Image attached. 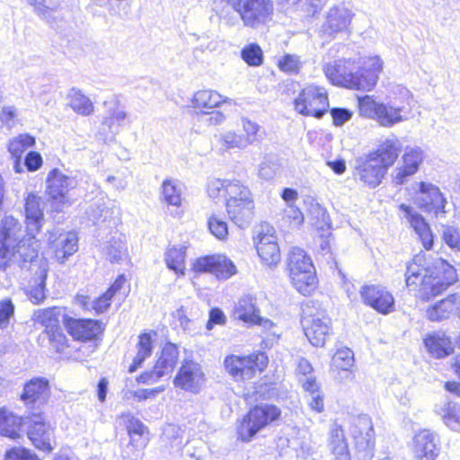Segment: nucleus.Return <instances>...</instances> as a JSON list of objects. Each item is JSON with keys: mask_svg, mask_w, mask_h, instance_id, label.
I'll return each mask as SVG.
<instances>
[{"mask_svg": "<svg viewBox=\"0 0 460 460\" xmlns=\"http://www.w3.org/2000/svg\"><path fill=\"white\" fill-rule=\"evenodd\" d=\"M68 98L70 100V107L78 114L88 116L93 111V104L92 101L85 96L80 90L71 89Z\"/></svg>", "mask_w": 460, "mask_h": 460, "instance_id": "nucleus-41", "label": "nucleus"}, {"mask_svg": "<svg viewBox=\"0 0 460 460\" xmlns=\"http://www.w3.org/2000/svg\"><path fill=\"white\" fill-rule=\"evenodd\" d=\"M359 293L366 305L383 314H387L394 309L393 295L382 286L365 285L361 288Z\"/></svg>", "mask_w": 460, "mask_h": 460, "instance_id": "nucleus-23", "label": "nucleus"}, {"mask_svg": "<svg viewBox=\"0 0 460 460\" xmlns=\"http://www.w3.org/2000/svg\"><path fill=\"white\" fill-rule=\"evenodd\" d=\"M146 429L143 422L137 418L131 417L128 420L127 430L130 440L121 452L124 459L138 460L141 457L143 449L148 442V438L145 437Z\"/></svg>", "mask_w": 460, "mask_h": 460, "instance_id": "nucleus-18", "label": "nucleus"}, {"mask_svg": "<svg viewBox=\"0 0 460 460\" xmlns=\"http://www.w3.org/2000/svg\"><path fill=\"white\" fill-rule=\"evenodd\" d=\"M350 433L360 460H371L375 452V432L371 418L367 414L355 417Z\"/></svg>", "mask_w": 460, "mask_h": 460, "instance_id": "nucleus-11", "label": "nucleus"}, {"mask_svg": "<svg viewBox=\"0 0 460 460\" xmlns=\"http://www.w3.org/2000/svg\"><path fill=\"white\" fill-rule=\"evenodd\" d=\"M332 366L345 372L346 378H351L349 367L354 364V352L349 347H341L333 355Z\"/></svg>", "mask_w": 460, "mask_h": 460, "instance_id": "nucleus-42", "label": "nucleus"}, {"mask_svg": "<svg viewBox=\"0 0 460 460\" xmlns=\"http://www.w3.org/2000/svg\"><path fill=\"white\" fill-rule=\"evenodd\" d=\"M423 256L418 254L408 262L405 272V284L409 291L421 300L428 301L442 294L457 281L458 276L454 266L439 258L431 266L421 265Z\"/></svg>", "mask_w": 460, "mask_h": 460, "instance_id": "nucleus-1", "label": "nucleus"}, {"mask_svg": "<svg viewBox=\"0 0 460 460\" xmlns=\"http://www.w3.org/2000/svg\"><path fill=\"white\" fill-rule=\"evenodd\" d=\"M352 17V12L345 5L335 4L326 13L321 32L323 36L333 38L339 32L345 31L348 29Z\"/></svg>", "mask_w": 460, "mask_h": 460, "instance_id": "nucleus-24", "label": "nucleus"}, {"mask_svg": "<svg viewBox=\"0 0 460 460\" xmlns=\"http://www.w3.org/2000/svg\"><path fill=\"white\" fill-rule=\"evenodd\" d=\"M424 345H451V340L444 331H434L426 335L423 340Z\"/></svg>", "mask_w": 460, "mask_h": 460, "instance_id": "nucleus-60", "label": "nucleus"}, {"mask_svg": "<svg viewBox=\"0 0 460 460\" xmlns=\"http://www.w3.org/2000/svg\"><path fill=\"white\" fill-rule=\"evenodd\" d=\"M288 268L296 289L304 296L316 287L315 270L311 258L298 247H293L288 254Z\"/></svg>", "mask_w": 460, "mask_h": 460, "instance_id": "nucleus-4", "label": "nucleus"}, {"mask_svg": "<svg viewBox=\"0 0 460 460\" xmlns=\"http://www.w3.org/2000/svg\"><path fill=\"white\" fill-rule=\"evenodd\" d=\"M415 193L417 206L425 212H432L437 217L446 214L447 200L439 188L433 183L420 181Z\"/></svg>", "mask_w": 460, "mask_h": 460, "instance_id": "nucleus-16", "label": "nucleus"}, {"mask_svg": "<svg viewBox=\"0 0 460 460\" xmlns=\"http://www.w3.org/2000/svg\"><path fill=\"white\" fill-rule=\"evenodd\" d=\"M25 417H20L4 409H0V435L16 439L24 429Z\"/></svg>", "mask_w": 460, "mask_h": 460, "instance_id": "nucleus-36", "label": "nucleus"}, {"mask_svg": "<svg viewBox=\"0 0 460 460\" xmlns=\"http://www.w3.org/2000/svg\"><path fill=\"white\" fill-rule=\"evenodd\" d=\"M119 128L116 120L106 114L102 120L96 137L103 143L112 142L119 132Z\"/></svg>", "mask_w": 460, "mask_h": 460, "instance_id": "nucleus-48", "label": "nucleus"}, {"mask_svg": "<svg viewBox=\"0 0 460 460\" xmlns=\"http://www.w3.org/2000/svg\"><path fill=\"white\" fill-rule=\"evenodd\" d=\"M442 238L456 253L460 252V229L453 226H442Z\"/></svg>", "mask_w": 460, "mask_h": 460, "instance_id": "nucleus-52", "label": "nucleus"}, {"mask_svg": "<svg viewBox=\"0 0 460 460\" xmlns=\"http://www.w3.org/2000/svg\"><path fill=\"white\" fill-rule=\"evenodd\" d=\"M104 105L107 107V114L116 120L118 127H120L121 123L127 118L126 111L119 107V103L116 99L111 101H105Z\"/></svg>", "mask_w": 460, "mask_h": 460, "instance_id": "nucleus-57", "label": "nucleus"}, {"mask_svg": "<svg viewBox=\"0 0 460 460\" xmlns=\"http://www.w3.org/2000/svg\"><path fill=\"white\" fill-rule=\"evenodd\" d=\"M302 324L305 335L311 345H324L329 334L330 318L323 314L314 316H303Z\"/></svg>", "mask_w": 460, "mask_h": 460, "instance_id": "nucleus-27", "label": "nucleus"}, {"mask_svg": "<svg viewBox=\"0 0 460 460\" xmlns=\"http://www.w3.org/2000/svg\"><path fill=\"white\" fill-rule=\"evenodd\" d=\"M14 314V305L10 299L0 302V329L8 326L11 317Z\"/></svg>", "mask_w": 460, "mask_h": 460, "instance_id": "nucleus-59", "label": "nucleus"}, {"mask_svg": "<svg viewBox=\"0 0 460 460\" xmlns=\"http://www.w3.org/2000/svg\"><path fill=\"white\" fill-rule=\"evenodd\" d=\"M46 184L52 208L61 211L65 207L70 206L68 192L77 184L74 177L64 174L58 169H53L48 174Z\"/></svg>", "mask_w": 460, "mask_h": 460, "instance_id": "nucleus-12", "label": "nucleus"}, {"mask_svg": "<svg viewBox=\"0 0 460 460\" xmlns=\"http://www.w3.org/2000/svg\"><path fill=\"white\" fill-rule=\"evenodd\" d=\"M196 272H210L217 279H227L236 273V267L226 255L200 257L193 263Z\"/></svg>", "mask_w": 460, "mask_h": 460, "instance_id": "nucleus-19", "label": "nucleus"}, {"mask_svg": "<svg viewBox=\"0 0 460 460\" xmlns=\"http://www.w3.org/2000/svg\"><path fill=\"white\" fill-rule=\"evenodd\" d=\"M234 8L244 26L258 29L272 20L274 4L272 0H235Z\"/></svg>", "mask_w": 460, "mask_h": 460, "instance_id": "nucleus-7", "label": "nucleus"}, {"mask_svg": "<svg viewBox=\"0 0 460 460\" xmlns=\"http://www.w3.org/2000/svg\"><path fill=\"white\" fill-rule=\"evenodd\" d=\"M305 398L307 401V404L312 411L317 413H321L324 411V394L322 390Z\"/></svg>", "mask_w": 460, "mask_h": 460, "instance_id": "nucleus-64", "label": "nucleus"}, {"mask_svg": "<svg viewBox=\"0 0 460 460\" xmlns=\"http://www.w3.org/2000/svg\"><path fill=\"white\" fill-rule=\"evenodd\" d=\"M242 58L250 66H260L262 63V50L258 44L252 43L242 49Z\"/></svg>", "mask_w": 460, "mask_h": 460, "instance_id": "nucleus-53", "label": "nucleus"}, {"mask_svg": "<svg viewBox=\"0 0 460 460\" xmlns=\"http://www.w3.org/2000/svg\"><path fill=\"white\" fill-rule=\"evenodd\" d=\"M357 65L360 66L358 70L359 90L370 91L376 84L378 75L383 70L382 59L377 56L369 57L362 62L358 61Z\"/></svg>", "mask_w": 460, "mask_h": 460, "instance_id": "nucleus-31", "label": "nucleus"}, {"mask_svg": "<svg viewBox=\"0 0 460 460\" xmlns=\"http://www.w3.org/2000/svg\"><path fill=\"white\" fill-rule=\"evenodd\" d=\"M50 391L49 381L44 377H36L24 385L21 399L31 409H40L47 403Z\"/></svg>", "mask_w": 460, "mask_h": 460, "instance_id": "nucleus-25", "label": "nucleus"}, {"mask_svg": "<svg viewBox=\"0 0 460 460\" xmlns=\"http://www.w3.org/2000/svg\"><path fill=\"white\" fill-rule=\"evenodd\" d=\"M298 383L302 386L304 392L306 394L305 397L318 393L321 390V385L317 383L315 376H298Z\"/></svg>", "mask_w": 460, "mask_h": 460, "instance_id": "nucleus-62", "label": "nucleus"}, {"mask_svg": "<svg viewBox=\"0 0 460 460\" xmlns=\"http://www.w3.org/2000/svg\"><path fill=\"white\" fill-rule=\"evenodd\" d=\"M242 125L243 129L245 133L244 135L242 136L246 142V146H248L259 139L258 133L260 131L261 127L256 122H253L248 119H243Z\"/></svg>", "mask_w": 460, "mask_h": 460, "instance_id": "nucleus-56", "label": "nucleus"}, {"mask_svg": "<svg viewBox=\"0 0 460 460\" xmlns=\"http://www.w3.org/2000/svg\"><path fill=\"white\" fill-rule=\"evenodd\" d=\"M49 269L46 261H41L40 265V271L34 279V285L30 287L27 291L29 299L35 305L44 301L46 298V279L48 277Z\"/></svg>", "mask_w": 460, "mask_h": 460, "instance_id": "nucleus-40", "label": "nucleus"}, {"mask_svg": "<svg viewBox=\"0 0 460 460\" xmlns=\"http://www.w3.org/2000/svg\"><path fill=\"white\" fill-rule=\"evenodd\" d=\"M279 66L282 71L296 73L300 68V61L296 56L286 55L279 60Z\"/></svg>", "mask_w": 460, "mask_h": 460, "instance_id": "nucleus-63", "label": "nucleus"}, {"mask_svg": "<svg viewBox=\"0 0 460 460\" xmlns=\"http://www.w3.org/2000/svg\"><path fill=\"white\" fill-rule=\"evenodd\" d=\"M24 429L29 439L36 448L46 453L52 451L54 429L49 422L45 420L40 412H33L31 416H26Z\"/></svg>", "mask_w": 460, "mask_h": 460, "instance_id": "nucleus-14", "label": "nucleus"}, {"mask_svg": "<svg viewBox=\"0 0 460 460\" xmlns=\"http://www.w3.org/2000/svg\"><path fill=\"white\" fill-rule=\"evenodd\" d=\"M294 105L299 114L320 119L329 108L327 92L323 87L308 85L295 99Z\"/></svg>", "mask_w": 460, "mask_h": 460, "instance_id": "nucleus-8", "label": "nucleus"}, {"mask_svg": "<svg viewBox=\"0 0 460 460\" xmlns=\"http://www.w3.org/2000/svg\"><path fill=\"white\" fill-rule=\"evenodd\" d=\"M110 212L107 208L103 199H97L92 202L85 209L87 218L93 224H97L101 220H106Z\"/></svg>", "mask_w": 460, "mask_h": 460, "instance_id": "nucleus-50", "label": "nucleus"}, {"mask_svg": "<svg viewBox=\"0 0 460 460\" xmlns=\"http://www.w3.org/2000/svg\"><path fill=\"white\" fill-rule=\"evenodd\" d=\"M229 219L241 228L247 227L254 214L252 197L226 201Z\"/></svg>", "mask_w": 460, "mask_h": 460, "instance_id": "nucleus-29", "label": "nucleus"}, {"mask_svg": "<svg viewBox=\"0 0 460 460\" xmlns=\"http://www.w3.org/2000/svg\"><path fill=\"white\" fill-rule=\"evenodd\" d=\"M37 14L55 31L63 33L73 28L75 12L64 0H26Z\"/></svg>", "mask_w": 460, "mask_h": 460, "instance_id": "nucleus-5", "label": "nucleus"}, {"mask_svg": "<svg viewBox=\"0 0 460 460\" xmlns=\"http://www.w3.org/2000/svg\"><path fill=\"white\" fill-rule=\"evenodd\" d=\"M358 109L360 115L376 120L385 128H391L405 119L402 114L403 106L394 105L392 102H379L368 95L358 99Z\"/></svg>", "mask_w": 460, "mask_h": 460, "instance_id": "nucleus-6", "label": "nucleus"}, {"mask_svg": "<svg viewBox=\"0 0 460 460\" xmlns=\"http://www.w3.org/2000/svg\"><path fill=\"white\" fill-rule=\"evenodd\" d=\"M257 239V252L263 263L270 267L276 266L280 261L281 255L273 227L262 226Z\"/></svg>", "mask_w": 460, "mask_h": 460, "instance_id": "nucleus-20", "label": "nucleus"}, {"mask_svg": "<svg viewBox=\"0 0 460 460\" xmlns=\"http://www.w3.org/2000/svg\"><path fill=\"white\" fill-rule=\"evenodd\" d=\"M281 416L279 407L270 403H260L252 407L236 427L237 438L250 442L263 429L278 420Z\"/></svg>", "mask_w": 460, "mask_h": 460, "instance_id": "nucleus-3", "label": "nucleus"}, {"mask_svg": "<svg viewBox=\"0 0 460 460\" xmlns=\"http://www.w3.org/2000/svg\"><path fill=\"white\" fill-rule=\"evenodd\" d=\"M401 148L402 145L397 138H387L378 146L375 152L368 154V155L376 160L387 171L398 158Z\"/></svg>", "mask_w": 460, "mask_h": 460, "instance_id": "nucleus-35", "label": "nucleus"}, {"mask_svg": "<svg viewBox=\"0 0 460 460\" xmlns=\"http://www.w3.org/2000/svg\"><path fill=\"white\" fill-rule=\"evenodd\" d=\"M218 142L220 148L225 151L234 148L244 149L247 147L243 136L236 134L233 130H227L219 134Z\"/></svg>", "mask_w": 460, "mask_h": 460, "instance_id": "nucleus-49", "label": "nucleus"}, {"mask_svg": "<svg viewBox=\"0 0 460 460\" xmlns=\"http://www.w3.org/2000/svg\"><path fill=\"white\" fill-rule=\"evenodd\" d=\"M105 258L111 263H121L128 258V249L121 235L112 236L102 247Z\"/></svg>", "mask_w": 460, "mask_h": 460, "instance_id": "nucleus-39", "label": "nucleus"}, {"mask_svg": "<svg viewBox=\"0 0 460 460\" xmlns=\"http://www.w3.org/2000/svg\"><path fill=\"white\" fill-rule=\"evenodd\" d=\"M456 293L438 301L427 310V317L430 321H442L450 316H456Z\"/></svg>", "mask_w": 460, "mask_h": 460, "instance_id": "nucleus-38", "label": "nucleus"}, {"mask_svg": "<svg viewBox=\"0 0 460 460\" xmlns=\"http://www.w3.org/2000/svg\"><path fill=\"white\" fill-rule=\"evenodd\" d=\"M281 170L279 160L275 156L265 157L259 168V177L270 181L277 176Z\"/></svg>", "mask_w": 460, "mask_h": 460, "instance_id": "nucleus-51", "label": "nucleus"}, {"mask_svg": "<svg viewBox=\"0 0 460 460\" xmlns=\"http://www.w3.org/2000/svg\"><path fill=\"white\" fill-rule=\"evenodd\" d=\"M24 209L28 234L34 238L35 234L42 227L44 221L40 198L33 193H30L25 199Z\"/></svg>", "mask_w": 460, "mask_h": 460, "instance_id": "nucleus-33", "label": "nucleus"}, {"mask_svg": "<svg viewBox=\"0 0 460 460\" xmlns=\"http://www.w3.org/2000/svg\"><path fill=\"white\" fill-rule=\"evenodd\" d=\"M223 103H233V100L222 96L219 93L213 90L198 91L192 99V106L197 110L208 111L219 107Z\"/></svg>", "mask_w": 460, "mask_h": 460, "instance_id": "nucleus-37", "label": "nucleus"}, {"mask_svg": "<svg viewBox=\"0 0 460 460\" xmlns=\"http://www.w3.org/2000/svg\"><path fill=\"white\" fill-rule=\"evenodd\" d=\"M252 197L250 189L243 184L239 180H228V183L225 189L226 201L233 199H246Z\"/></svg>", "mask_w": 460, "mask_h": 460, "instance_id": "nucleus-47", "label": "nucleus"}, {"mask_svg": "<svg viewBox=\"0 0 460 460\" xmlns=\"http://www.w3.org/2000/svg\"><path fill=\"white\" fill-rule=\"evenodd\" d=\"M259 309L255 306L254 299L250 296H243L239 299L234 306V315L236 319L244 322L247 324L261 325L268 331L275 328L274 323L269 320L260 316Z\"/></svg>", "mask_w": 460, "mask_h": 460, "instance_id": "nucleus-26", "label": "nucleus"}, {"mask_svg": "<svg viewBox=\"0 0 460 460\" xmlns=\"http://www.w3.org/2000/svg\"><path fill=\"white\" fill-rule=\"evenodd\" d=\"M359 65L350 58L338 59L325 63L323 66L327 79L335 85L359 90L358 85Z\"/></svg>", "mask_w": 460, "mask_h": 460, "instance_id": "nucleus-13", "label": "nucleus"}, {"mask_svg": "<svg viewBox=\"0 0 460 460\" xmlns=\"http://www.w3.org/2000/svg\"><path fill=\"white\" fill-rule=\"evenodd\" d=\"M4 460H40L38 456L28 448L13 447L4 455Z\"/></svg>", "mask_w": 460, "mask_h": 460, "instance_id": "nucleus-54", "label": "nucleus"}, {"mask_svg": "<svg viewBox=\"0 0 460 460\" xmlns=\"http://www.w3.org/2000/svg\"><path fill=\"white\" fill-rule=\"evenodd\" d=\"M34 145V137L29 134H21L9 141L8 151L13 158H22L23 152Z\"/></svg>", "mask_w": 460, "mask_h": 460, "instance_id": "nucleus-46", "label": "nucleus"}, {"mask_svg": "<svg viewBox=\"0 0 460 460\" xmlns=\"http://www.w3.org/2000/svg\"><path fill=\"white\" fill-rule=\"evenodd\" d=\"M163 200L171 206L180 207L181 204V189L172 180H165L162 184Z\"/></svg>", "mask_w": 460, "mask_h": 460, "instance_id": "nucleus-45", "label": "nucleus"}, {"mask_svg": "<svg viewBox=\"0 0 460 460\" xmlns=\"http://www.w3.org/2000/svg\"><path fill=\"white\" fill-rule=\"evenodd\" d=\"M414 453L419 460H435L438 455V437L424 429L414 437Z\"/></svg>", "mask_w": 460, "mask_h": 460, "instance_id": "nucleus-34", "label": "nucleus"}, {"mask_svg": "<svg viewBox=\"0 0 460 460\" xmlns=\"http://www.w3.org/2000/svg\"><path fill=\"white\" fill-rule=\"evenodd\" d=\"M423 159L424 153L420 147L406 146L402 156V164L396 167L392 173L393 182L396 185L404 184L418 172Z\"/></svg>", "mask_w": 460, "mask_h": 460, "instance_id": "nucleus-22", "label": "nucleus"}, {"mask_svg": "<svg viewBox=\"0 0 460 460\" xmlns=\"http://www.w3.org/2000/svg\"><path fill=\"white\" fill-rule=\"evenodd\" d=\"M62 308L53 306L34 312V321L44 327V331L39 336V342L65 345L66 337L59 326V317L62 315Z\"/></svg>", "mask_w": 460, "mask_h": 460, "instance_id": "nucleus-10", "label": "nucleus"}, {"mask_svg": "<svg viewBox=\"0 0 460 460\" xmlns=\"http://www.w3.org/2000/svg\"><path fill=\"white\" fill-rule=\"evenodd\" d=\"M444 423L452 430L460 431V405L447 402L441 409Z\"/></svg>", "mask_w": 460, "mask_h": 460, "instance_id": "nucleus-43", "label": "nucleus"}, {"mask_svg": "<svg viewBox=\"0 0 460 460\" xmlns=\"http://www.w3.org/2000/svg\"><path fill=\"white\" fill-rule=\"evenodd\" d=\"M179 358L178 347H163L154 369L145 372L138 377V382L143 384H153L161 377L170 374L175 367Z\"/></svg>", "mask_w": 460, "mask_h": 460, "instance_id": "nucleus-21", "label": "nucleus"}, {"mask_svg": "<svg viewBox=\"0 0 460 460\" xmlns=\"http://www.w3.org/2000/svg\"><path fill=\"white\" fill-rule=\"evenodd\" d=\"M208 225L211 234L217 239L224 240L228 235L226 222L220 219L217 216L211 215L208 218Z\"/></svg>", "mask_w": 460, "mask_h": 460, "instance_id": "nucleus-55", "label": "nucleus"}, {"mask_svg": "<svg viewBox=\"0 0 460 460\" xmlns=\"http://www.w3.org/2000/svg\"><path fill=\"white\" fill-rule=\"evenodd\" d=\"M185 249L172 247L165 253L166 266L176 274H184Z\"/></svg>", "mask_w": 460, "mask_h": 460, "instance_id": "nucleus-44", "label": "nucleus"}, {"mask_svg": "<svg viewBox=\"0 0 460 460\" xmlns=\"http://www.w3.org/2000/svg\"><path fill=\"white\" fill-rule=\"evenodd\" d=\"M54 234L50 233L49 241L51 248L54 250L56 259L64 263L65 261L73 255L78 249V237L75 232H62L54 237Z\"/></svg>", "mask_w": 460, "mask_h": 460, "instance_id": "nucleus-32", "label": "nucleus"}, {"mask_svg": "<svg viewBox=\"0 0 460 460\" xmlns=\"http://www.w3.org/2000/svg\"><path fill=\"white\" fill-rule=\"evenodd\" d=\"M228 183V180L212 179L208 182V194L210 198L216 199L219 196L225 197V189Z\"/></svg>", "mask_w": 460, "mask_h": 460, "instance_id": "nucleus-61", "label": "nucleus"}, {"mask_svg": "<svg viewBox=\"0 0 460 460\" xmlns=\"http://www.w3.org/2000/svg\"><path fill=\"white\" fill-rule=\"evenodd\" d=\"M32 238H24L20 221L12 216L4 217L0 223V270L11 264L21 269L28 268L38 258V245Z\"/></svg>", "mask_w": 460, "mask_h": 460, "instance_id": "nucleus-2", "label": "nucleus"}, {"mask_svg": "<svg viewBox=\"0 0 460 460\" xmlns=\"http://www.w3.org/2000/svg\"><path fill=\"white\" fill-rule=\"evenodd\" d=\"M268 361L265 353L258 352L247 357L227 356L224 365L228 374L235 380H245L253 377L257 371H263Z\"/></svg>", "mask_w": 460, "mask_h": 460, "instance_id": "nucleus-9", "label": "nucleus"}, {"mask_svg": "<svg viewBox=\"0 0 460 460\" xmlns=\"http://www.w3.org/2000/svg\"><path fill=\"white\" fill-rule=\"evenodd\" d=\"M205 382L202 367L192 359L184 360L173 378L175 387L195 394L200 392Z\"/></svg>", "mask_w": 460, "mask_h": 460, "instance_id": "nucleus-15", "label": "nucleus"}, {"mask_svg": "<svg viewBox=\"0 0 460 460\" xmlns=\"http://www.w3.org/2000/svg\"><path fill=\"white\" fill-rule=\"evenodd\" d=\"M63 323L73 339L81 342L97 341L104 331V324L98 320L63 315Z\"/></svg>", "mask_w": 460, "mask_h": 460, "instance_id": "nucleus-17", "label": "nucleus"}, {"mask_svg": "<svg viewBox=\"0 0 460 460\" xmlns=\"http://www.w3.org/2000/svg\"><path fill=\"white\" fill-rule=\"evenodd\" d=\"M399 209L403 213V217L408 220L411 226L419 235L423 247L426 250H430L434 243L433 234L424 217L420 214L417 213L412 207L406 204H401L399 206Z\"/></svg>", "mask_w": 460, "mask_h": 460, "instance_id": "nucleus-30", "label": "nucleus"}, {"mask_svg": "<svg viewBox=\"0 0 460 460\" xmlns=\"http://www.w3.org/2000/svg\"><path fill=\"white\" fill-rule=\"evenodd\" d=\"M309 212L314 218L317 219L314 224L317 225L318 228H323L325 226H329L330 217L328 212L319 203H312Z\"/></svg>", "mask_w": 460, "mask_h": 460, "instance_id": "nucleus-58", "label": "nucleus"}, {"mask_svg": "<svg viewBox=\"0 0 460 460\" xmlns=\"http://www.w3.org/2000/svg\"><path fill=\"white\" fill-rule=\"evenodd\" d=\"M354 176L370 188L378 186L386 171L376 160L367 155L364 159L358 160Z\"/></svg>", "mask_w": 460, "mask_h": 460, "instance_id": "nucleus-28", "label": "nucleus"}]
</instances>
